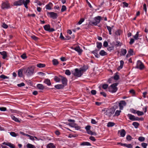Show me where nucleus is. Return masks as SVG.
Masks as SVG:
<instances>
[{"mask_svg":"<svg viewBox=\"0 0 148 148\" xmlns=\"http://www.w3.org/2000/svg\"><path fill=\"white\" fill-rule=\"evenodd\" d=\"M29 0H19L18 1H15L13 5L14 6H20L22 5L23 4L24 5L25 7L26 8H28L27 4L29 2Z\"/></svg>","mask_w":148,"mask_h":148,"instance_id":"obj_1","label":"nucleus"},{"mask_svg":"<svg viewBox=\"0 0 148 148\" xmlns=\"http://www.w3.org/2000/svg\"><path fill=\"white\" fill-rule=\"evenodd\" d=\"M34 67L33 66L28 67L26 69H25V74L28 77H30L33 75L34 73Z\"/></svg>","mask_w":148,"mask_h":148,"instance_id":"obj_2","label":"nucleus"},{"mask_svg":"<svg viewBox=\"0 0 148 148\" xmlns=\"http://www.w3.org/2000/svg\"><path fill=\"white\" fill-rule=\"evenodd\" d=\"M86 69H84V68H82L79 70L78 69H75L74 72H72V73L74 75L78 77H79L81 76L82 75V71H85Z\"/></svg>","mask_w":148,"mask_h":148,"instance_id":"obj_3","label":"nucleus"},{"mask_svg":"<svg viewBox=\"0 0 148 148\" xmlns=\"http://www.w3.org/2000/svg\"><path fill=\"white\" fill-rule=\"evenodd\" d=\"M118 84V83H115L110 86L108 88L109 91L112 93L116 92L117 90L116 86Z\"/></svg>","mask_w":148,"mask_h":148,"instance_id":"obj_4","label":"nucleus"},{"mask_svg":"<svg viewBox=\"0 0 148 148\" xmlns=\"http://www.w3.org/2000/svg\"><path fill=\"white\" fill-rule=\"evenodd\" d=\"M126 103L125 101L122 100L120 101L119 102H117L115 103V105L114 107H115L116 105H119L120 109L121 110H122L123 108V106H125L126 105Z\"/></svg>","mask_w":148,"mask_h":148,"instance_id":"obj_5","label":"nucleus"},{"mask_svg":"<svg viewBox=\"0 0 148 148\" xmlns=\"http://www.w3.org/2000/svg\"><path fill=\"white\" fill-rule=\"evenodd\" d=\"M144 67V66L143 63L140 60L137 61L136 68L139 69L140 70H142Z\"/></svg>","mask_w":148,"mask_h":148,"instance_id":"obj_6","label":"nucleus"},{"mask_svg":"<svg viewBox=\"0 0 148 148\" xmlns=\"http://www.w3.org/2000/svg\"><path fill=\"white\" fill-rule=\"evenodd\" d=\"M101 17L100 16H98L94 18L95 22H91L92 24L95 25H97V24L99 23L101 19Z\"/></svg>","mask_w":148,"mask_h":148,"instance_id":"obj_7","label":"nucleus"},{"mask_svg":"<svg viewBox=\"0 0 148 148\" xmlns=\"http://www.w3.org/2000/svg\"><path fill=\"white\" fill-rule=\"evenodd\" d=\"M127 116L129 117V119L132 121H138L140 120V119L138 117H136L130 114H128L127 115Z\"/></svg>","mask_w":148,"mask_h":148,"instance_id":"obj_8","label":"nucleus"},{"mask_svg":"<svg viewBox=\"0 0 148 148\" xmlns=\"http://www.w3.org/2000/svg\"><path fill=\"white\" fill-rule=\"evenodd\" d=\"M59 77L61 78L62 84L64 86L66 85L67 82V79L65 77L61 75H59Z\"/></svg>","mask_w":148,"mask_h":148,"instance_id":"obj_9","label":"nucleus"},{"mask_svg":"<svg viewBox=\"0 0 148 148\" xmlns=\"http://www.w3.org/2000/svg\"><path fill=\"white\" fill-rule=\"evenodd\" d=\"M71 48L72 49H74L75 51L77 52L79 55H80L82 53L83 51L82 49L80 48L79 46L76 47L74 48L71 47Z\"/></svg>","mask_w":148,"mask_h":148,"instance_id":"obj_10","label":"nucleus"},{"mask_svg":"<svg viewBox=\"0 0 148 148\" xmlns=\"http://www.w3.org/2000/svg\"><path fill=\"white\" fill-rule=\"evenodd\" d=\"M114 112L111 110H107L105 112L106 115H108L109 116H111L112 114H114Z\"/></svg>","mask_w":148,"mask_h":148,"instance_id":"obj_11","label":"nucleus"},{"mask_svg":"<svg viewBox=\"0 0 148 148\" xmlns=\"http://www.w3.org/2000/svg\"><path fill=\"white\" fill-rule=\"evenodd\" d=\"M48 13L50 15L51 17L53 18V19L56 18L57 16V13L54 12H49Z\"/></svg>","mask_w":148,"mask_h":148,"instance_id":"obj_12","label":"nucleus"},{"mask_svg":"<svg viewBox=\"0 0 148 148\" xmlns=\"http://www.w3.org/2000/svg\"><path fill=\"white\" fill-rule=\"evenodd\" d=\"M10 7L9 4L6 2L3 3L1 5V8L3 9L8 8Z\"/></svg>","mask_w":148,"mask_h":148,"instance_id":"obj_13","label":"nucleus"},{"mask_svg":"<svg viewBox=\"0 0 148 148\" xmlns=\"http://www.w3.org/2000/svg\"><path fill=\"white\" fill-rule=\"evenodd\" d=\"M55 87L57 89H60L63 88L64 86L62 84H59L55 85Z\"/></svg>","mask_w":148,"mask_h":148,"instance_id":"obj_14","label":"nucleus"},{"mask_svg":"<svg viewBox=\"0 0 148 148\" xmlns=\"http://www.w3.org/2000/svg\"><path fill=\"white\" fill-rule=\"evenodd\" d=\"M127 50L126 49H121V53L120 54V55L121 56H125L126 54L127 53Z\"/></svg>","mask_w":148,"mask_h":148,"instance_id":"obj_15","label":"nucleus"},{"mask_svg":"<svg viewBox=\"0 0 148 148\" xmlns=\"http://www.w3.org/2000/svg\"><path fill=\"white\" fill-rule=\"evenodd\" d=\"M118 132H120L121 136L122 137H123L125 136L126 132L124 129H122L121 130L119 131Z\"/></svg>","mask_w":148,"mask_h":148,"instance_id":"obj_16","label":"nucleus"},{"mask_svg":"<svg viewBox=\"0 0 148 148\" xmlns=\"http://www.w3.org/2000/svg\"><path fill=\"white\" fill-rule=\"evenodd\" d=\"M0 54L3 56V59H5L7 57V53L5 51L0 52Z\"/></svg>","mask_w":148,"mask_h":148,"instance_id":"obj_17","label":"nucleus"},{"mask_svg":"<svg viewBox=\"0 0 148 148\" xmlns=\"http://www.w3.org/2000/svg\"><path fill=\"white\" fill-rule=\"evenodd\" d=\"M99 50L96 49L95 50L91 52V53L94 54L95 57L97 58H98L99 57V56H98L97 52Z\"/></svg>","mask_w":148,"mask_h":148,"instance_id":"obj_18","label":"nucleus"},{"mask_svg":"<svg viewBox=\"0 0 148 148\" xmlns=\"http://www.w3.org/2000/svg\"><path fill=\"white\" fill-rule=\"evenodd\" d=\"M44 82L49 86L51 85V84L50 81L48 79H45Z\"/></svg>","mask_w":148,"mask_h":148,"instance_id":"obj_19","label":"nucleus"},{"mask_svg":"<svg viewBox=\"0 0 148 148\" xmlns=\"http://www.w3.org/2000/svg\"><path fill=\"white\" fill-rule=\"evenodd\" d=\"M53 5L50 2L49 3L46 5V8L47 9L51 10V7Z\"/></svg>","mask_w":148,"mask_h":148,"instance_id":"obj_20","label":"nucleus"},{"mask_svg":"<svg viewBox=\"0 0 148 148\" xmlns=\"http://www.w3.org/2000/svg\"><path fill=\"white\" fill-rule=\"evenodd\" d=\"M90 125H87L85 127V129L87 131V133L88 134H90V133L91 132V131L90 130Z\"/></svg>","mask_w":148,"mask_h":148,"instance_id":"obj_21","label":"nucleus"},{"mask_svg":"<svg viewBox=\"0 0 148 148\" xmlns=\"http://www.w3.org/2000/svg\"><path fill=\"white\" fill-rule=\"evenodd\" d=\"M120 66H119L117 68V70L118 71L120 70V69H122V68L123 67V64L124 63L123 61V60H121L120 61Z\"/></svg>","mask_w":148,"mask_h":148,"instance_id":"obj_22","label":"nucleus"},{"mask_svg":"<svg viewBox=\"0 0 148 148\" xmlns=\"http://www.w3.org/2000/svg\"><path fill=\"white\" fill-rule=\"evenodd\" d=\"M99 54L101 56H103L107 55V53L103 50H102L99 52Z\"/></svg>","mask_w":148,"mask_h":148,"instance_id":"obj_23","label":"nucleus"},{"mask_svg":"<svg viewBox=\"0 0 148 148\" xmlns=\"http://www.w3.org/2000/svg\"><path fill=\"white\" fill-rule=\"evenodd\" d=\"M37 87L39 89L43 90L44 88L43 85L42 84H39L37 85Z\"/></svg>","mask_w":148,"mask_h":148,"instance_id":"obj_24","label":"nucleus"},{"mask_svg":"<svg viewBox=\"0 0 148 148\" xmlns=\"http://www.w3.org/2000/svg\"><path fill=\"white\" fill-rule=\"evenodd\" d=\"M47 148H55V146L52 143H50L47 145Z\"/></svg>","mask_w":148,"mask_h":148,"instance_id":"obj_25","label":"nucleus"},{"mask_svg":"<svg viewBox=\"0 0 148 148\" xmlns=\"http://www.w3.org/2000/svg\"><path fill=\"white\" fill-rule=\"evenodd\" d=\"M44 28L46 31H49L50 28V26L49 25H46L44 26Z\"/></svg>","mask_w":148,"mask_h":148,"instance_id":"obj_26","label":"nucleus"},{"mask_svg":"<svg viewBox=\"0 0 148 148\" xmlns=\"http://www.w3.org/2000/svg\"><path fill=\"white\" fill-rule=\"evenodd\" d=\"M36 66L37 67L40 68H44L45 66V64L42 63H39L38 64L36 65Z\"/></svg>","mask_w":148,"mask_h":148,"instance_id":"obj_27","label":"nucleus"},{"mask_svg":"<svg viewBox=\"0 0 148 148\" xmlns=\"http://www.w3.org/2000/svg\"><path fill=\"white\" fill-rule=\"evenodd\" d=\"M18 75L21 77L23 76V71L22 69H19L18 71Z\"/></svg>","mask_w":148,"mask_h":148,"instance_id":"obj_28","label":"nucleus"},{"mask_svg":"<svg viewBox=\"0 0 148 148\" xmlns=\"http://www.w3.org/2000/svg\"><path fill=\"white\" fill-rule=\"evenodd\" d=\"M96 44L97 47L99 49H100L101 48L102 46V44L101 43L97 42L96 43Z\"/></svg>","mask_w":148,"mask_h":148,"instance_id":"obj_29","label":"nucleus"},{"mask_svg":"<svg viewBox=\"0 0 148 148\" xmlns=\"http://www.w3.org/2000/svg\"><path fill=\"white\" fill-rule=\"evenodd\" d=\"M11 118L12 119L14 120L16 122H20V121H19L18 118H16L14 116H11Z\"/></svg>","mask_w":148,"mask_h":148,"instance_id":"obj_30","label":"nucleus"},{"mask_svg":"<svg viewBox=\"0 0 148 148\" xmlns=\"http://www.w3.org/2000/svg\"><path fill=\"white\" fill-rule=\"evenodd\" d=\"M106 27L108 30L109 31V34L110 35H111L112 34V28L110 26H109L108 25L106 26Z\"/></svg>","mask_w":148,"mask_h":148,"instance_id":"obj_31","label":"nucleus"},{"mask_svg":"<svg viewBox=\"0 0 148 148\" xmlns=\"http://www.w3.org/2000/svg\"><path fill=\"white\" fill-rule=\"evenodd\" d=\"M132 125L135 128H137L139 125V124L136 122H134L132 123Z\"/></svg>","mask_w":148,"mask_h":148,"instance_id":"obj_32","label":"nucleus"},{"mask_svg":"<svg viewBox=\"0 0 148 148\" xmlns=\"http://www.w3.org/2000/svg\"><path fill=\"white\" fill-rule=\"evenodd\" d=\"M82 145L91 146V145L90 143L88 142H84L82 143L81 145Z\"/></svg>","mask_w":148,"mask_h":148,"instance_id":"obj_33","label":"nucleus"},{"mask_svg":"<svg viewBox=\"0 0 148 148\" xmlns=\"http://www.w3.org/2000/svg\"><path fill=\"white\" fill-rule=\"evenodd\" d=\"M115 125V123H114L112 122H109L107 124V126L108 127H112L114 126Z\"/></svg>","mask_w":148,"mask_h":148,"instance_id":"obj_34","label":"nucleus"},{"mask_svg":"<svg viewBox=\"0 0 148 148\" xmlns=\"http://www.w3.org/2000/svg\"><path fill=\"white\" fill-rule=\"evenodd\" d=\"M52 62L53 64L54 65H57L58 64V60L56 59H53L52 60Z\"/></svg>","mask_w":148,"mask_h":148,"instance_id":"obj_35","label":"nucleus"},{"mask_svg":"<svg viewBox=\"0 0 148 148\" xmlns=\"http://www.w3.org/2000/svg\"><path fill=\"white\" fill-rule=\"evenodd\" d=\"M138 116H142L144 114V113L143 112L140 111H137L136 112Z\"/></svg>","mask_w":148,"mask_h":148,"instance_id":"obj_36","label":"nucleus"},{"mask_svg":"<svg viewBox=\"0 0 148 148\" xmlns=\"http://www.w3.org/2000/svg\"><path fill=\"white\" fill-rule=\"evenodd\" d=\"M10 134L11 136L13 137H16L18 135L17 134H16L14 132H10Z\"/></svg>","mask_w":148,"mask_h":148,"instance_id":"obj_37","label":"nucleus"},{"mask_svg":"<svg viewBox=\"0 0 148 148\" xmlns=\"http://www.w3.org/2000/svg\"><path fill=\"white\" fill-rule=\"evenodd\" d=\"M27 147L29 148H36L34 145L29 144H27Z\"/></svg>","mask_w":148,"mask_h":148,"instance_id":"obj_38","label":"nucleus"},{"mask_svg":"<svg viewBox=\"0 0 148 148\" xmlns=\"http://www.w3.org/2000/svg\"><path fill=\"white\" fill-rule=\"evenodd\" d=\"M138 32H137L136 35L134 36L133 37L135 40H138L139 36Z\"/></svg>","mask_w":148,"mask_h":148,"instance_id":"obj_39","label":"nucleus"},{"mask_svg":"<svg viewBox=\"0 0 148 148\" xmlns=\"http://www.w3.org/2000/svg\"><path fill=\"white\" fill-rule=\"evenodd\" d=\"M55 81L57 82H60V79L57 76H55L54 77Z\"/></svg>","mask_w":148,"mask_h":148,"instance_id":"obj_40","label":"nucleus"},{"mask_svg":"<svg viewBox=\"0 0 148 148\" xmlns=\"http://www.w3.org/2000/svg\"><path fill=\"white\" fill-rule=\"evenodd\" d=\"M121 112V111L120 110H117L115 112V116H118L120 115V113Z\"/></svg>","mask_w":148,"mask_h":148,"instance_id":"obj_41","label":"nucleus"},{"mask_svg":"<svg viewBox=\"0 0 148 148\" xmlns=\"http://www.w3.org/2000/svg\"><path fill=\"white\" fill-rule=\"evenodd\" d=\"M138 140L140 141H143L145 140V138L143 137H139Z\"/></svg>","mask_w":148,"mask_h":148,"instance_id":"obj_42","label":"nucleus"},{"mask_svg":"<svg viewBox=\"0 0 148 148\" xmlns=\"http://www.w3.org/2000/svg\"><path fill=\"white\" fill-rule=\"evenodd\" d=\"M65 74L68 75H69L71 74V73L69 70H66L65 71Z\"/></svg>","mask_w":148,"mask_h":148,"instance_id":"obj_43","label":"nucleus"},{"mask_svg":"<svg viewBox=\"0 0 148 148\" xmlns=\"http://www.w3.org/2000/svg\"><path fill=\"white\" fill-rule=\"evenodd\" d=\"M66 9V7L65 5H63L62 6V8L61 9V11L62 12H63L65 11Z\"/></svg>","mask_w":148,"mask_h":148,"instance_id":"obj_44","label":"nucleus"},{"mask_svg":"<svg viewBox=\"0 0 148 148\" xmlns=\"http://www.w3.org/2000/svg\"><path fill=\"white\" fill-rule=\"evenodd\" d=\"M2 27L4 28L7 29L8 28V26L7 24H5L4 23H2Z\"/></svg>","mask_w":148,"mask_h":148,"instance_id":"obj_45","label":"nucleus"},{"mask_svg":"<svg viewBox=\"0 0 148 148\" xmlns=\"http://www.w3.org/2000/svg\"><path fill=\"white\" fill-rule=\"evenodd\" d=\"M60 38L62 40H66V38H65L62 35V33H61L60 34Z\"/></svg>","mask_w":148,"mask_h":148,"instance_id":"obj_46","label":"nucleus"},{"mask_svg":"<svg viewBox=\"0 0 148 148\" xmlns=\"http://www.w3.org/2000/svg\"><path fill=\"white\" fill-rule=\"evenodd\" d=\"M133 51L132 49H130L128 52V53L131 55H133Z\"/></svg>","mask_w":148,"mask_h":148,"instance_id":"obj_47","label":"nucleus"},{"mask_svg":"<svg viewBox=\"0 0 148 148\" xmlns=\"http://www.w3.org/2000/svg\"><path fill=\"white\" fill-rule=\"evenodd\" d=\"M69 125L71 127H74L75 125H76V124L74 123H70L69 124Z\"/></svg>","mask_w":148,"mask_h":148,"instance_id":"obj_48","label":"nucleus"},{"mask_svg":"<svg viewBox=\"0 0 148 148\" xmlns=\"http://www.w3.org/2000/svg\"><path fill=\"white\" fill-rule=\"evenodd\" d=\"M141 145L144 148H146L147 144L145 143H144L141 144Z\"/></svg>","mask_w":148,"mask_h":148,"instance_id":"obj_49","label":"nucleus"},{"mask_svg":"<svg viewBox=\"0 0 148 148\" xmlns=\"http://www.w3.org/2000/svg\"><path fill=\"white\" fill-rule=\"evenodd\" d=\"M108 87V85L107 84H104L102 86V88L104 89H106Z\"/></svg>","mask_w":148,"mask_h":148,"instance_id":"obj_50","label":"nucleus"},{"mask_svg":"<svg viewBox=\"0 0 148 148\" xmlns=\"http://www.w3.org/2000/svg\"><path fill=\"white\" fill-rule=\"evenodd\" d=\"M31 37L32 38L33 40H38V38L36 36L34 35L32 36H31Z\"/></svg>","mask_w":148,"mask_h":148,"instance_id":"obj_51","label":"nucleus"},{"mask_svg":"<svg viewBox=\"0 0 148 148\" xmlns=\"http://www.w3.org/2000/svg\"><path fill=\"white\" fill-rule=\"evenodd\" d=\"M114 78L115 80H118L119 78V76L117 74H116L114 76Z\"/></svg>","mask_w":148,"mask_h":148,"instance_id":"obj_52","label":"nucleus"},{"mask_svg":"<svg viewBox=\"0 0 148 148\" xmlns=\"http://www.w3.org/2000/svg\"><path fill=\"white\" fill-rule=\"evenodd\" d=\"M84 19L83 18H82L80 19L79 21L78 22V24L80 25L82 24V23L84 21Z\"/></svg>","mask_w":148,"mask_h":148,"instance_id":"obj_53","label":"nucleus"},{"mask_svg":"<svg viewBox=\"0 0 148 148\" xmlns=\"http://www.w3.org/2000/svg\"><path fill=\"white\" fill-rule=\"evenodd\" d=\"M0 77L1 78H3V79H5L8 78V77L6 76L3 75H2L0 76Z\"/></svg>","mask_w":148,"mask_h":148,"instance_id":"obj_54","label":"nucleus"},{"mask_svg":"<svg viewBox=\"0 0 148 148\" xmlns=\"http://www.w3.org/2000/svg\"><path fill=\"white\" fill-rule=\"evenodd\" d=\"M132 139V138L130 136L128 135L127 136L126 139L128 140H131Z\"/></svg>","mask_w":148,"mask_h":148,"instance_id":"obj_55","label":"nucleus"},{"mask_svg":"<svg viewBox=\"0 0 148 148\" xmlns=\"http://www.w3.org/2000/svg\"><path fill=\"white\" fill-rule=\"evenodd\" d=\"M25 85V84L24 83L22 82L21 84H18L17 86L19 87H21L24 86Z\"/></svg>","mask_w":148,"mask_h":148,"instance_id":"obj_56","label":"nucleus"},{"mask_svg":"<svg viewBox=\"0 0 148 148\" xmlns=\"http://www.w3.org/2000/svg\"><path fill=\"white\" fill-rule=\"evenodd\" d=\"M76 130H80L81 127H80L77 125H75L74 127Z\"/></svg>","mask_w":148,"mask_h":148,"instance_id":"obj_57","label":"nucleus"},{"mask_svg":"<svg viewBox=\"0 0 148 148\" xmlns=\"http://www.w3.org/2000/svg\"><path fill=\"white\" fill-rule=\"evenodd\" d=\"M120 32L121 31L120 30H118L116 31L115 34L116 35H120Z\"/></svg>","mask_w":148,"mask_h":148,"instance_id":"obj_58","label":"nucleus"},{"mask_svg":"<svg viewBox=\"0 0 148 148\" xmlns=\"http://www.w3.org/2000/svg\"><path fill=\"white\" fill-rule=\"evenodd\" d=\"M108 42L106 41H105L103 43V46L105 47H106L108 46Z\"/></svg>","mask_w":148,"mask_h":148,"instance_id":"obj_59","label":"nucleus"},{"mask_svg":"<svg viewBox=\"0 0 148 148\" xmlns=\"http://www.w3.org/2000/svg\"><path fill=\"white\" fill-rule=\"evenodd\" d=\"M91 92L92 95H95L96 93V91L95 90H93L91 91Z\"/></svg>","mask_w":148,"mask_h":148,"instance_id":"obj_60","label":"nucleus"},{"mask_svg":"<svg viewBox=\"0 0 148 148\" xmlns=\"http://www.w3.org/2000/svg\"><path fill=\"white\" fill-rule=\"evenodd\" d=\"M125 147H126L127 148H131L132 147V146L131 144H126V145H125Z\"/></svg>","mask_w":148,"mask_h":148,"instance_id":"obj_61","label":"nucleus"},{"mask_svg":"<svg viewBox=\"0 0 148 148\" xmlns=\"http://www.w3.org/2000/svg\"><path fill=\"white\" fill-rule=\"evenodd\" d=\"M89 139L91 140L95 141L96 140V139L95 138V137L93 136H91L90 138Z\"/></svg>","mask_w":148,"mask_h":148,"instance_id":"obj_62","label":"nucleus"},{"mask_svg":"<svg viewBox=\"0 0 148 148\" xmlns=\"http://www.w3.org/2000/svg\"><path fill=\"white\" fill-rule=\"evenodd\" d=\"M21 57L23 59H25L26 58V55L25 54H23L21 56Z\"/></svg>","mask_w":148,"mask_h":148,"instance_id":"obj_63","label":"nucleus"},{"mask_svg":"<svg viewBox=\"0 0 148 148\" xmlns=\"http://www.w3.org/2000/svg\"><path fill=\"white\" fill-rule=\"evenodd\" d=\"M134 39L131 38L130 39V45L134 43Z\"/></svg>","mask_w":148,"mask_h":148,"instance_id":"obj_64","label":"nucleus"}]
</instances>
